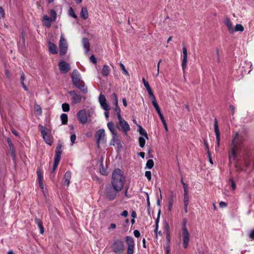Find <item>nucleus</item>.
<instances>
[{"instance_id": "1", "label": "nucleus", "mask_w": 254, "mask_h": 254, "mask_svg": "<svg viewBox=\"0 0 254 254\" xmlns=\"http://www.w3.org/2000/svg\"><path fill=\"white\" fill-rule=\"evenodd\" d=\"M124 172L120 169H116L112 175L111 184L105 186L104 196L109 201L115 199L117 193L122 190L125 182Z\"/></svg>"}, {"instance_id": "2", "label": "nucleus", "mask_w": 254, "mask_h": 254, "mask_svg": "<svg viewBox=\"0 0 254 254\" xmlns=\"http://www.w3.org/2000/svg\"><path fill=\"white\" fill-rule=\"evenodd\" d=\"M244 140L242 137H239V133L237 132L235 137L233 138L231 144V150L229 151V162L231 163V160H235L236 158L237 154L238 153L243 147Z\"/></svg>"}, {"instance_id": "3", "label": "nucleus", "mask_w": 254, "mask_h": 254, "mask_svg": "<svg viewBox=\"0 0 254 254\" xmlns=\"http://www.w3.org/2000/svg\"><path fill=\"white\" fill-rule=\"evenodd\" d=\"M71 79L73 85L79 89L83 93L85 94L87 92V88L85 87L84 81L81 80L80 73L77 69L73 70Z\"/></svg>"}, {"instance_id": "4", "label": "nucleus", "mask_w": 254, "mask_h": 254, "mask_svg": "<svg viewBox=\"0 0 254 254\" xmlns=\"http://www.w3.org/2000/svg\"><path fill=\"white\" fill-rule=\"evenodd\" d=\"M112 249L113 252L115 254H123L125 251L124 242L119 239L115 240L112 244Z\"/></svg>"}, {"instance_id": "5", "label": "nucleus", "mask_w": 254, "mask_h": 254, "mask_svg": "<svg viewBox=\"0 0 254 254\" xmlns=\"http://www.w3.org/2000/svg\"><path fill=\"white\" fill-rule=\"evenodd\" d=\"M50 15L51 17H49L47 15H44L42 19L44 25L46 26L47 28L51 27L52 22L55 21L57 18L56 12L54 9L51 10Z\"/></svg>"}, {"instance_id": "6", "label": "nucleus", "mask_w": 254, "mask_h": 254, "mask_svg": "<svg viewBox=\"0 0 254 254\" xmlns=\"http://www.w3.org/2000/svg\"><path fill=\"white\" fill-rule=\"evenodd\" d=\"M107 127L112 134V138L110 141V145L114 146L116 142H120L118 138V134L115 129V124L113 122H110L107 124Z\"/></svg>"}, {"instance_id": "7", "label": "nucleus", "mask_w": 254, "mask_h": 254, "mask_svg": "<svg viewBox=\"0 0 254 254\" xmlns=\"http://www.w3.org/2000/svg\"><path fill=\"white\" fill-rule=\"evenodd\" d=\"M41 127V134L44 138V141L49 145H52L53 142V137L48 133V129L46 127L39 125Z\"/></svg>"}, {"instance_id": "8", "label": "nucleus", "mask_w": 254, "mask_h": 254, "mask_svg": "<svg viewBox=\"0 0 254 254\" xmlns=\"http://www.w3.org/2000/svg\"><path fill=\"white\" fill-rule=\"evenodd\" d=\"M126 242L127 245V254H133L134 253V241L131 236H126Z\"/></svg>"}, {"instance_id": "9", "label": "nucleus", "mask_w": 254, "mask_h": 254, "mask_svg": "<svg viewBox=\"0 0 254 254\" xmlns=\"http://www.w3.org/2000/svg\"><path fill=\"white\" fill-rule=\"evenodd\" d=\"M59 48H60V54L61 56L64 55L67 50V44L65 39L64 38L63 36H61L60 37V40L59 42Z\"/></svg>"}, {"instance_id": "10", "label": "nucleus", "mask_w": 254, "mask_h": 254, "mask_svg": "<svg viewBox=\"0 0 254 254\" xmlns=\"http://www.w3.org/2000/svg\"><path fill=\"white\" fill-rule=\"evenodd\" d=\"M116 126L119 130L123 131L125 135H127V131L130 130L129 126L126 121L119 122Z\"/></svg>"}, {"instance_id": "11", "label": "nucleus", "mask_w": 254, "mask_h": 254, "mask_svg": "<svg viewBox=\"0 0 254 254\" xmlns=\"http://www.w3.org/2000/svg\"><path fill=\"white\" fill-rule=\"evenodd\" d=\"M214 132L216 135V141H217V145L215 146L216 149L219 148L220 143V133L219 129L218 121L216 118L214 119Z\"/></svg>"}, {"instance_id": "12", "label": "nucleus", "mask_w": 254, "mask_h": 254, "mask_svg": "<svg viewBox=\"0 0 254 254\" xmlns=\"http://www.w3.org/2000/svg\"><path fill=\"white\" fill-rule=\"evenodd\" d=\"M190 234L189 231L182 232V239L183 248L185 249L188 248L190 241Z\"/></svg>"}, {"instance_id": "13", "label": "nucleus", "mask_w": 254, "mask_h": 254, "mask_svg": "<svg viewBox=\"0 0 254 254\" xmlns=\"http://www.w3.org/2000/svg\"><path fill=\"white\" fill-rule=\"evenodd\" d=\"M77 116L78 120L80 123L85 124L87 123V117L85 110H81L79 111L77 114Z\"/></svg>"}, {"instance_id": "14", "label": "nucleus", "mask_w": 254, "mask_h": 254, "mask_svg": "<svg viewBox=\"0 0 254 254\" xmlns=\"http://www.w3.org/2000/svg\"><path fill=\"white\" fill-rule=\"evenodd\" d=\"M63 145L62 143H58L55 150V155L54 157V161L60 162L61 160V154L62 153Z\"/></svg>"}, {"instance_id": "15", "label": "nucleus", "mask_w": 254, "mask_h": 254, "mask_svg": "<svg viewBox=\"0 0 254 254\" xmlns=\"http://www.w3.org/2000/svg\"><path fill=\"white\" fill-rule=\"evenodd\" d=\"M59 69L62 72L66 73L70 69V66L64 61H61L59 64Z\"/></svg>"}, {"instance_id": "16", "label": "nucleus", "mask_w": 254, "mask_h": 254, "mask_svg": "<svg viewBox=\"0 0 254 254\" xmlns=\"http://www.w3.org/2000/svg\"><path fill=\"white\" fill-rule=\"evenodd\" d=\"M183 59L182 63V69L184 72L186 68L187 65V60H188V53H187V49L186 46H184L183 48Z\"/></svg>"}, {"instance_id": "17", "label": "nucleus", "mask_w": 254, "mask_h": 254, "mask_svg": "<svg viewBox=\"0 0 254 254\" xmlns=\"http://www.w3.org/2000/svg\"><path fill=\"white\" fill-rule=\"evenodd\" d=\"M69 94L70 95H73L71 98V100L73 104H76L80 103L81 101L82 96L76 93L74 91H69Z\"/></svg>"}, {"instance_id": "18", "label": "nucleus", "mask_w": 254, "mask_h": 254, "mask_svg": "<svg viewBox=\"0 0 254 254\" xmlns=\"http://www.w3.org/2000/svg\"><path fill=\"white\" fill-rule=\"evenodd\" d=\"M105 130L104 129H99L95 133V137L96 140H98V142H100L103 140L105 137Z\"/></svg>"}, {"instance_id": "19", "label": "nucleus", "mask_w": 254, "mask_h": 254, "mask_svg": "<svg viewBox=\"0 0 254 254\" xmlns=\"http://www.w3.org/2000/svg\"><path fill=\"white\" fill-rule=\"evenodd\" d=\"M35 223L38 226L40 229V232L41 234H43L44 233V227L43 225V222L41 219L38 218H36L35 219Z\"/></svg>"}, {"instance_id": "20", "label": "nucleus", "mask_w": 254, "mask_h": 254, "mask_svg": "<svg viewBox=\"0 0 254 254\" xmlns=\"http://www.w3.org/2000/svg\"><path fill=\"white\" fill-rule=\"evenodd\" d=\"M37 174L38 181L39 187L43 189L44 185L43 183V173L41 172V171L40 170H38L37 171Z\"/></svg>"}, {"instance_id": "21", "label": "nucleus", "mask_w": 254, "mask_h": 254, "mask_svg": "<svg viewBox=\"0 0 254 254\" xmlns=\"http://www.w3.org/2000/svg\"><path fill=\"white\" fill-rule=\"evenodd\" d=\"M71 177V173L68 171L66 172L64 174V184L65 185L68 187L70 184V180Z\"/></svg>"}, {"instance_id": "22", "label": "nucleus", "mask_w": 254, "mask_h": 254, "mask_svg": "<svg viewBox=\"0 0 254 254\" xmlns=\"http://www.w3.org/2000/svg\"><path fill=\"white\" fill-rule=\"evenodd\" d=\"M49 50L50 53L52 54H56L58 53L56 45L52 42L49 43Z\"/></svg>"}, {"instance_id": "23", "label": "nucleus", "mask_w": 254, "mask_h": 254, "mask_svg": "<svg viewBox=\"0 0 254 254\" xmlns=\"http://www.w3.org/2000/svg\"><path fill=\"white\" fill-rule=\"evenodd\" d=\"M80 17L84 20H86L88 18V12L86 7H84L82 8L80 13Z\"/></svg>"}, {"instance_id": "24", "label": "nucleus", "mask_w": 254, "mask_h": 254, "mask_svg": "<svg viewBox=\"0 0 254 254\" xmlns=\"http://www.w3.org/2000/svg\"><path fill=\"white\" fill-rule=\"evenodd\" d=\"M225 24L231 34L234 33V30L233 27V24L230 19L228 18L225 20Z\"/></svg>"}, {"instance_id": "25", "label": "nucleus", "mask_w": 254, "mask_h": 254, "mask_svg": "<svg viewBox=\"0 0 254 254\" xmlns=\"http://www.w3.org/2000/svg\"><path fill=\"white\" fill-rule=\"evenodd\" d=\"M82 43L83 47L85 49V52L87 53L90 48V43L88 39L87 38H84L82 40Z\"/></svg>"}, {"instance_id": "26", "label": "nucleus", "mask_w": 254, "mask_h": 254, "mask_svg": "<svg viewBox=\"0 0 254 254\" xmlns=\"http://www.w3.org/2000/svg\"><path fill=\"white\" fill-rule=\"evenodd\" d=\"M110 69L107 65H104L102 69V74L104 76H107L109 74Z\"/></svg>"}, {"instance_id": "27", "label": "nucleus", "mask_w": 254, "mask_h": 254, "mask_svg": "<svg viewBox=\"0 0 254 254\" xmlns=\"http://www.w3.org/2000/svg\"><path fill=\"white\" fill-rule=\"evenodd\" d=\"M25 79V74H24L23 72H22V73L21 74V77H20V83H21V84L22 87L23 88V89L25 91H27L28 90V88H27V87H26V85L25 84V83L24 82V80Z\"/></svg>"}, {"instance_id": "28", "label": "nucleus", "mask_w": 254, "mask_h": 254, "mask_svg": "<svg viewBox=\"0 0 254 254\" xmlns=\"http://www.w3.org/2000/svg\"><path fill=\"white\" fill-rule=\"evenodd\" d=\"M138 127L139 134L143 135L147 139H148V134L146 130L141 126H138Z\"/></svg>"}, {"instance_id": "29", "label": "nucleus", "mask_w": 254, "mask_h": 254, "mask_svg": "<svg viewBox=\"0 0 254 254\" xmlns=\"http://www.w3.org/2000/svg\"><path fill=\"white\" fill-rule=\"evenodd\" d=\"M62 123L63 125H66L68 122V117L66 114H62L61 115Z\"/></svg>"}, {"instance_id": "30", "label": "nucleus", "mask_w": 254, "mask_h": 254, "mask_svg": "<svg viewBox=\"0 0 254 254\" xmlns=\"http://www.w3.org/2000/svg\"><path fill=\"white\" fill-rule=\"evenodd\" d=\"M187 222H188V220L187 218H185L183 219V223H182V232L189 231L187 228Z\"/></svg>"}, {"instance_id": "31", "label": "nucleus", "mask_w": 254, "mask_h": 254, "mask_svg": "<svg viewBox=\"0 0 254 254\" xmlns=\"http://www.w3.org/2000/svg\"><path fill=\"white\" fill-rule=\"evenodd\" d=\"M234 31H240L243 32L244 30V27L242 24H237L234 29Z\"/></svg>"}, {"instance_id": "32", "label": "nucleus", "mask_w": 254, "mask_h": 254, "mask_svg": "<svg viewBox=\"0 0 254 254\" xmlns=\"http://www.w3.org/2000/svg\"><path fill=\"white\" fill-rule=\"evenodd\" d=\"M154 164L153 160L152 159H149L147 161V163L146 164V167L149 169H151L153 168Z\"/></svg>"}, {"instance_id": "33", "label": "nucleus", "mask_w": 254, "mask_h": 254, "mask_svg": "<svg viewBox=\"0 0 254 254\" xmlns=\"http://www.w3.org/2000/svg\"><path fill=\"white\" fill-rule=\"evenodd\" d=\"M62 107L64 112H66L69 111L70 107L68 104L66 103H64L62 104Z\"/></svg>"}, {"instance_id": "34", "label": "nucleus", "mask_w": 254, "mask_h": 254, "mask_svg": "<svg viewBox=\"0 0 254 254\" xmlns=\"http://www.w3.org/2000/svg\"><path fill=\"white\" fill-rule=\"evenodd\" d=\"M138 141H139V146L141 148H143L145 144V139L143 137L140 136L138 138Z\"/></svg>"}, {"instance_id": "35", "label": "nucleus", "mask_w": 254, "mask_h": 254, "mask_svg": "<svg viewBox=\"0 0 254 254\" xmlns=\"http://www.w3.org/2000/svg\"><path fill=\"white\" fill-rule=\"evenodd\" d=\"M174 196L172 195L169 199V205H168V209L169 211H171L173 205V202H174Z\"/></svg>"}, {"instance_id": "36", "label": "nucleus", "mask_w": 254, "mask_h": 254, "mask_svg": "<svg viewBox=\"0 0 254 254\" xmlns=\"http://www.w3.org/2000/svg\"><path fill=\"white\" fill-rule=\"evenodd\" d=\"M68 14L73 17L74 18H76L77 16L74 12L73 9L72 7H70L68 10Z\"/></svg>"}, {"instance_id": "37", "label": "nucleus", "mask_w": 254, "mask_h": 254, "mask_svg": "<svg viewBox=\"0 0 254 254\" xmlns=\"http://www.w3.org/2000/svg\"><path fill=\"white\" fill-rule=\"evenodd\" d=\"M99 101L100 104L106 102L107 101L105 96L104 95L100 94L99 97Z\"/></svg>"}, {"instance_id": "38", "label": "nucleus", "mask_w": 254, "mask_h": 254, "mask_svg": "<svg viewBox=\"0 0 254 254\" xmlns=\"http://www.w3.org/2000/svg\"><path fill=\"white\" fill-rule=\"evenodd\" d=\"M102 108L105 110V111H109L110 109V108L109 105L107 104V101L104 103L100 104Z\"/></svg>"}, {"instance_id": "39", "label": "nucleus", "mask_w": 254, "mask_h": 254, "mask_svg": "<svg viewBox=\"0 0 254 254\" xmlns=\"http://www.w3.org/2000/svg\"><path fill=\"white\" fill-rule=\"evenodd\" d=\"M120 67L122 69V70L123 71V73L125 75H129L128 72L127 70L126 69L125 65L122 63H120Z\"/></svg>"}, {"instance_id": "40", "label": "nucleus", "mask_w": 254, "mask_h": 254, "mask_svg": "<svg viewBox=\"0 0 254 254\" xmlns=\"http://www.w3.org/2000/svg\"><path fill=\"white\" fill-rule=\"evenodd\" d=\"M184 202L189 203V196L188 192H184Z\"/></svg>"}, {"instance_id": "41", "label": "nucleus", "mask_w": 254, "mask_h": 254, "mask_svg": "<svg viewBox=\"0 0 254 254\" xmlns=\"http://www.w3.org/2000/svg\"><path fill=\"white\" fill-rule=\"evenodd\" d=\"M170 233H166V239L167 240V243L166 244V246H169V247H170Z\"/></svg>"}, {"instance_id": "42", "label": "nucleus", "mask_w": 254, "mask_h": 254, "mask_svg": "<svg viewBox=\"0 0 254 254\" xmlns=\"http://www.w3.org/2000/svg\"><path fill=\"white\" fill-rule=\"evenodd\" d=\"M152 105L154 106V107L155 108L157 113L161 112L159 106L158 104H157V102H155L154 101V102L152 103Z\"/></svg>"}, {"instance_id": "43", "label": "nucleus", "mask_w": 254, "mask_h": 254, "mask_svg": "<svg viewBox=\"0 0 254 254\" xmlns=\"http://www.w3.org/2000/svg\"><path fill=\"white\" fill-rule=\"evenodd\" d=\"M145 176L148 179L149 181H150L151 179V172L149 171H146L145 173Z\"/></svg>"}, {"instance_id": "44", "label": "nucleus", "mask_w": 254, "mask_h": 254, "mask_svg": "<svg viewBox=\"0 0 254 254\" xmlns=\"http://www.w3.org/2000/svg\"><path fill=\"white\" fill-rule=\"evenodd\" d=\"M59 164V162L54 161L53 169L51 171V172H53V173L55 174L56 170L57 169Z\"/></svg>"}, {"instance_id": "45", "label": "nucleus", "mask_w": 254, "mask_h": 254, "mask_svg": "<svg viewBox=\"0 0 254 254\" xmlns=\"http://www.w3.org/2000/svg\"><path fill=\"white\" fill-rule=\"evenodd\" d=\"M7 142L9 146L10 151H11L12 150H15L11 140L9 138L7 139Z\"/></svg>"}, {"instance_id": "46", "label": "nucleus", "mask_w": 254, "mask_h": 254, "mask_svg": "<svg viewBox=\"0 0 254 254\" xmlns=\"http://www.w3.org/2000/svg\"><path fill=\"white\" fill-rule=\"evenodd\" d=\"M5 16V12L2 6H0V17L4 18Z\"/></svg>"}, {"instance_id": "47", "label": "nucleus", "mask_w": 254, "mask_h": 254, "mask_svg": "<svg viewBox=\"0 0 254 254\" xmlns=\"http://www.w3.org/2000/svg\"><path fill=\"white\" fill-rule=\"evenodd\" d=\"M76 138V135L75 134H72L70 136V141H71L72 144H73L75 143Z\"/></svg>"}, {"instance_id": "48", "label": "nucleus", "mask_w": 254, "mask_h": 254, "mask_svg": "<svg viewBox=\"0 0 254 254\" xmlns=\"http://www.w3.org/2000/svg\"><path fill=\"white\" fill-rule=\"evenodd\" d=\"M164 228L165 229L166 233H170V227L167 222H166L164 224Z\"/></svg>"}, {"instance_id": "49", "label": "nucleus", "mask_w": 254, "mask_h": 254, "mask_svg": "<svg viewBox=\"0 0 254 254\" xmlns=\"http://www.w3.org/2000/svg\"><path fill=\"white\" fill-rule=\"evenodd\" d=\"M90 62H91L93 64H96V63H97L96 59L94 55H92L90 57Z\"/></svg>"}, {"instance_id": "50", "label": "nucleus", "mask_w": 254, "mask_h": 254, "mask_svg": "<svg viewBox=\"0 0 254 254\" xmlns=\"http://www.w3.org/2000/svg\"><path fill=\"white\" fill-rule=\"evenodd\" d=\"M166 251V254H171V248L169 246H166L164 247Z\"/></svg>"}, {"instance_id": "51", "label": "nucleus", "mask_w": 254, "mask_h": 254, "mask_svg": "<svg viewBox=\"0 0 254 254\" xmlns=\"http://www.w3.org/2000/svg\"><path fill=\"white\" fill-rule=\"evenodd\" d=\"M133 234H134V236L136 237V238H138L140 237V232L137 230H135L133 231Z\"/></svg>"}, {"instance_id": "52", "label": "nucleus", "mask_w": 254, "mask_h": 254, "mask_svg": "<svg viewBox=\"0 0 254 254\" xmlns=\"http://www.w3.org/2000/svg\"><path fill=\"white\" fill-rule=\"evenodd\" d=\"M229 109L231 110L232 115H233L235 113V107L233 105H230Z\"/></svg>"}, {"instance_id": "53", "label": "nucleus", "mask_w": 254, "mask_h": 254, "mask_svg": "<svg viewBox=\"0 0 254 254\" xmlns=\"http://www.w3.org/2000/svg\"><path fill=\"white\" fill-rule=\"evenodd\" d=\"M184 192H188V186L186 183H183Z\"/></svg>"}, {"instance_id": "54", "label": "nucleus", "mask_w": 254, "mask_h": 254, "mask_svg": "<svg viewBox=\"0 0 254 254\" xmlns=\"http://www.w3.org/2000/svg\"><path fill=\"white\" fill-rule=\"evenodd\" d=\"M184 210L185 213H187L188 212V208L189 203L188 202H184Z\"/></svg>"}, {"instance_id": "55", "label": "nucleus", "mask_w": 254, "mask_h": 254, "mask_svg": "<svg viewBox=\"0 0 254 254\" xmlns=\"http://www.w3.org/2000/svg\"><path fill=\"white\" fill-rule=\"evenodd\" d=\"M113 96L114 97L115 104L116 107L118 106V100L116 94L114 93Z\"/></svg>"}, {"instance_id": "56", "label": "nucleus", "mask_w": 254, "mask_h": 254, "mask_svg": "<svg viewBox=\"0 0 254 254\" xmlns=\"http://www.w3.org/2000/svg\"><path fill=\"white\" fill-rule=\"evenodd\" d=\"M227 204L224 201H221L219 203V206L221 208L225 207L227 206Z\"/></svg>"}, {"instance_id": "57", "label": "nucleus", "mask_w": 254, "mask_h": 254, "mask_svg": "<svg viewBox=\"0 0 254 254\" xmlns=\"http://www.w3.org/2000/svg\"><path fill=\"white\" fill-rule=\"evenodd\" d=\"M158 115L159 116L160 119L161 120L162 123V122H164V121H165V119L164 118V116H163V114L161 113V112H160V113H158Z\"/></svg>"}, {"instance_id": "58", "label": "nucleus", "mask_w": 254, "mask_h": 254, "mask_svg": "<svg viewBox=\"0 0 254 254\" xmlns=\"http://www.w3.org/2000/svg\"><path fill=\"white\" fill-rule=\"evenodd\" d=\"M114 111L115 113H116L117 115H118V114L121 113V110L119 106L115 107V108L114 109Z\"/></svg>"}, {"instance_id": "59", "label": "nucleus", "mask_w": 254, "mask_h": 254, "mask_svg": "<svg viewBox=\"0 0 254 254\" xmlns=\"http://www.w3.org/2000/svg\"><path fill=\"white\" fill-rule=\"evenodd\" d=\"M207 156L209 158V162L211 164H213V161H212V158L211 157V154H210V151H208L207 152Z\"/></svg>"}, {"instance_id": "60", "label": "nucleus", "mask_w": 254, "mask_h": 254, "mask_svg": "<svg viewBox=\"0 0 254 254\" xmlns=\"http://www.w3.org/2000/svg\"><path fill=\"white\" fill-rule=\"evenodd\" d=\"M216 54H217V58H216V61L218 63H220V55H219V52L218 49L216 50Z\"/></svg>"}, {"instance_id": "61", "label": "nucleus", "mask_w": 254, "mask_h": 254, "mask_svg": "<svg viewBox=\"0 0 254 254\" xmlns=\"http://www.w3.org/2000/svg\"><path fill=\"white\" fill-rule=\"evenodd\" d=\"M146 195H147L146 200H147V207L148 208V209H149L150 207V200H149V195H148V194L147 193H146Z\"/></svg>"}, {"instance_id": "62", "label": "nucleus", "mask_w": 254, "mask_h": 254, "mask_svg": "<svg viewBox=\"0 0 254 254\" xmlns=\"http://www.w3.org/2000/svg\"><path fill=\"white\" fill-rule=\"evenodd\" d=\"M158 227H159V226L155 225V229L154 231V233L155 234L156 239H158L157 233H158Z\"/></svg>"}, {"instance_id": "63", "label": "nucleus", "mask_w": 254, "mask_h": 254, "mask_svg": "<svg viewBox=\"0 0 254 254\" xmlns=\"http://www.w3.org/2000/svg\"><path fill=\"white\" fill-rule=\"evenodd\" d=\"M121 215L122 216H124V217H127V215H128V211L127 210H124L122 213L121 214Z\"/></svg>"}, {"instance_id": "64", "label": "nucleus", "mask_w": 254, "mask_h": 254, "mask_svg": "<svg viewBox=\"0 0 254 254\" xmlns=\"http://www.w3.org/2000/svg\"><path fill=\"white\" fill-rule=\"evenodd\" d=\"M249 237L253 240L254 239V229L250 232Z\"/></svg>"}]
</instances>
